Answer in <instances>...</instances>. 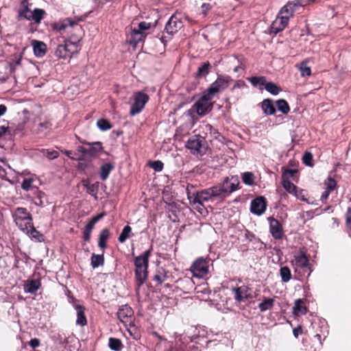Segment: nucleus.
Masks as SVG:
<instances>
[{"label": "nucleus", "instance_id": "48", "mask_svg": "<svg viewBox=\"0 0 351 351\" xmlns=\"http://www.w3.org/2000/svg\"><path fill=\"white\" fill-rule=\"evenodd\" d=\"M40 152L43 155L47 157L49 160H53L59 157V153L56 150L43 149Z\"/></svg>", "mask_w": 351, "mask_h": 351}, {"label": "nucleus", "instance_id": "49", "mask_svg": "<svg viewBox=\"0 0 351 351\" xmlns=\"http://www.w3.org/2000/svg\"><path fill=\"white\" fill-rule=\"evenodd\" d=\"M324 185L326 186V190L330 191V193L334 191L335 189H337V182L334 178L332 177H328L325 181H324Z\"/></svg>", "mask_w": 351, "mask_h": 351}, {"label": "nucleus", "instance_id": "12", "mask_svg": "<svg viewBox=\"0 0 351 351\" xmlns=\"http://www.w3.org/2000/svg\"><path fill=\"white\" fill-rule=\"evenodd\" d=\"M231 291L237 302L241 303L252 300L254 298L252 289L247 285H242L239 287H232Z\"/></svg>", "mask_w": 351, "mask_h": 351}, {"label": "nucleus", "instance_id": "18", "mask_svg": "<svg viewBox=\"0 0 351 351\" xmlns=\"http://www.w3.org/2000/svg\"><path fill=\"white\" fill-rule=\"evenodd\" d=\"M269 232L271 236L277 240L282 239L284 236L283 228L281 223L273 217H269Z\"/></svg>", "mask_w": 351, "mask_h": 351}, {"label": "nucleus", "instance_id": "34", "mask_svg": "<svg viewBox=\"0 0 351 351\" xmlns=\"http://www.w3.org/2000/svg\"><path fill=\"white\" fill-rule=\"evenodd\" d=\"M104 253L102 254H92L90 257V265L93 269L103 266L104 265Z\"/></svg>", "mask_w": 351, "mask_h": 351}, {"label": "nucleus", "instance_id": "7", "mask_svg": "<svg viewBox=\"0 0 351 351\" xmlns=\"http://www.w3.org/2000/svg\"><path fill=\"white\" fill-rule=\"evenodd\" d=\"M186 147L190 150L193 155L199 157L206 153L208 145L206 139L203 136L194 135L186 141Z\"/></svg>", "mask_w": 351, "mask_h": 351}, {"label": "nucleus", "instance_id": "47", "mask_svg": "<svg viewBox=\"0 0 351 351\" xmlns=\"http://www.w3.org/2000/svg\"><path fill=\"white\" fill-rule=\"evenodd\" d=\"M265 88L274 95H276L280 91V88L278 87L276 84L273 82H266L265 85Z\"/></svg>", "mask_w": 351, "mask_h": 351}, {"label": "nucleus", "instance_id": "40", "mask_svg": "<svg viewBox=\"0 0 351 351\" xmlns=\"http://www.w3.org/2000/svg\"><path fill=\"white\" fill-rule=\"evenodd\" d=\"M275 300L274 298H265L258 304V308L261 312L270 310L273 308Z\"/></svg>", "mask_w": 351, "mask_h": 351}, {"label": "nucleus", "instance_id": "14", "mask_svg": "<svg viewBox=\"0 0 351 351\" xmlns=\"http://www.w3.org/2000/svg\"><path fill=\"white\" fill-rule=\"evenodd\" d=\"M117 317L125 326L134 327V311L130 306H121L117 312Z\"/></svg>", "mask_w": 351, "mask_h": 351}, {"label": "nucleus", "instance_id": "30", "mask_svg": "<svg viewBox=\"0 0 351 351\" xmlns=\"http://www.w3.org/2000/svg\"><path fill=\"white\" fill-rule=\"evenodd\" d=\"M110 237V232L108 228H104L99 233L98 239V246L104 252L107 247V241Z\"/></svg>", "mask_w": 351, "mask_h": 351}, {"label": "nucleus", "instance_id": "15", "mask_svg": "<svg viewBox=\"0 0 351 351\" xmlns=\"http://www.w3.org/2000/svg\"><path fill=\"white\" fill-rule=\"evenodd\" d=\"M304 0H295L293 1H289L284 5L280 10L278 15L282 17H287V21H289L290 18L293 17L294 13L302 6H303Z\"/></svg>", "mask_w": 351, "mask_h": 351}, {"label": "nucleus", "instance_id": "29", "mask_svg": "<svg viewBox=\"0 0 351 351\" xmlns=\"http://www.w3.org/2000/svg\"><path fill=\"white\" fill-rule=\"evenodd\" d=\"M82 185L86 189L87 193L97 199V193L99 191V182H96L94 184H90L88 180H83Z\"/></svg>", "mask_w": 351, "mask_h": 351}, {"label": "nucleus", "instance_id": "6", "mask_svg": "<svg viewBox=\"0 0 351 351\" xmlns=\"http://www.w3.org/2000/svg\"><path fill=\"white\" fill-rule=\"evenodd\" d=\"M239 184L240 182L237 176L225 178L221 184L215 186L219 198L224 199L230 194L238 189Z\"/></svg>", "mask_w": 351, "mask_h": 351}, {"label": "nucleus", "instance_id": "50", "mask_svg": "<svg viewBox=\"0 0 351 351\" xmlns=\"http://www.w3.org/2000/svg\"><path fill=\"white\" fill-rule=\"evenodd\" d=\"M149 165L156 171H161L164 167V164L160 160L150 161Z\"/></svg>", "mask_w": 351, "mask_h": 351}, {"label": "nucleus", "instance_id": "61", "mask_svg": "<svg viewBox=\"0 0 351 351\" xmlns=\"http://www.w3.org/2000/svg\"><path fill=\"white\" fill-rule=\"evenodd\" d=\"M330 194V191L325 190V191L321 195V201L323 203L326 202L327 199L328 198V196Z\"/></svg>", "mask_w": 351, "mask_h": 351}, {"label": "nucleus", "instance_id": "54", "mask_svg": "<svg viewBox=\"0 0 351 351\" xmlns=\"http://www.w3.org/2000/svg\"><path fill=\"white\" fill-rule=\"evenodd\" d=\"M293 195L295 196L297 199H299L303 202H308V199L306 197L305 191L303 189H297V191L293 193Z\"/></svg>", "mask_w": 351, "mask_h": 351}, {"label": "nucleus", "instance_id": "28", "mask_svg": "<svg viewBox=\"0 0 351 351\" xmlns=\"http://www.w3.org/2000/svg\"><path fill=\"white\" fill-rule=\"evenodd\" d=\"M41 287V282L39 279L27 280L24 284V291L26 293L35 294Z\"/></svg>", "mask_w": 351, "mask_h": 351}, {"label": "nucleus", "instance_id": "37", "mask_svg": "<svg viewBox=\"0 0 351 351\" xmlns=\"http://www.w3.org/2000/svg\"><path fill=\"white\" fill-rule=\"evenodd\" d=\"M307 312L306 307L304 305L303 300L299 299L295 300V304L293 306V313L296 315L300 314L304 315Z\"/></svg>", "mask_w": 351, "mask_h": 351}, {"label": "nucleus", "instance_id": "36", "mask_svg": "<svg viewBox=\"0 0 351 351\" xmlns=\"http://www.w3.org/2000/svg\"><path fill=\"white\" fill-rule=\"evenodd\" d=\"M95 223L90 220L85 226L83 230V239L84 241L89 242L90 241L91 233L95 228Z\"/></svg>", "mask_w": 351, "mask_h": 351}, {"label": "nucleus", "instance_id": "11", "mask_svg": "<svg viewBox=\"0 0 351 351\" xmlns=\"http://www.w3.org/2000/svg\"><path fill=\"white\" fill-rule=\"evenodd\" d=\"M149 95L142 91L134 93V103L131 105L130 114L134 116L140 113L145 108V104L149 101Z\"/></svg>", "mask_w": 351, "mask_h": 351}, {"label": "nucleus", "instance_id": "46", "mask_svg": "<svg viewBox=\"0 0 351 351\" xmlns=\"http://www.w3.org/2000/svg\"><path fill=\"white\" fill-rule=\"evenodd\" d=\"M97 125L102 131H106L112 128L111 123L106 119H99L97 122Z\"/></svg>", "mask_w": 351, "mask_h": 351}, {"label": "nucleus", "instance_id": "41", "mask_svg": "<svg viewBox=\"0 0 351 351\" xmlns=\"http://www.w3.org/2000/svg\"><path fill=\"white\" fill-rule=\"evenodd\" d=\"M281 184L283 188L289 193L293 194L297 191L298 189L297 186H295L293 183H292L290 180L285 179H282Z\"/></svg>", "mask_w": 351, "mask_h": 351}, {"label": "nucleus", "instance_id": "19", "mask_svg": "<svg viewBox=\"0 0 351 351\" xmlns=\"http://www.w3.org/2000/svg\"><path fill=\"white\" fill-rule=\"evenodd\" d=\"M173 276L169 271L162 267H158L153 277V281L156 282V286L161 285L163 282L169 280L173 282Z\"/></svg>", "mask_w": 351, "mask_h": 351}, {"label": "nucleus", "instance_id": "44", "mask_svg": "<svg viewBox=\"0 0 351 351\" xmlns=\"http://www.w3.org/2000/svg\"><path fill=\"white\" fill-rule=\"evenodd\" d=\"M242 181L244 184L252 186L254 184V175L253 173L247 171L242 174Z\"/></svg>", "mask_w": 351, "mask_h": 351}, {"label": "nucleus", "instance_id": "25", "mask_svg": "<svg viewBox=\"0 0 351 351\" xmlns=\"http://www.w3.org/2000/svg\"><path fill=\"white\" fill-rule=\"evenodd\" d=\"M34 53L36 57L41 58L45 56L47 53V45L43 42L36 40H32V43Z\"/></svg>", "mask_w": 351, "mask_h": 351}, {"label": "nucleus", "instance_id": "52", "mask_svg": "<svg viewBox=\"0 0 351 351\" xmlns=\"http://www.w3.org/2000/svg\"><path fill=\"white\" fill-rule=\"evenodd\" d=\"M296 173L297 170L295 169H285L282 171V179L287 178V180H289V179L292 178Z\"/></svg>", "mask_w": 351, "mask_h": 351}, {"label": "nucleus", "instance_id": "22", "mask_svg": "<svg viewBox=\"0 0 351 351\" xmlns=\"http://www.w3.org/2000/svg\"><path fill=\"white\" fill-rule=\"evenodd\" d=\"M176 289L180 290L184 293H190L195 289V282L192 278L184 276L176 281Z\"/></svg>", "mask_w": 351, "mask_h": 351}, {"label": "nucleus", "instance_id": "8", "mask_svg": "<svg viewBox=\"0 0 351 351\" xmlns=\"http://www.w3.org/2000/svg\"><path fill=\"white\" fill-rule=\"evenodd\" d=\"M233 81L229 75H219L217 79L204 91L213 98L225 90Z\"/></svg>", "mask_w": 351, "mask_h": 351}, {"label": "nucleus", "instance_id": "31", "mask_svg": "<svg viewBox=\"0 0 351 351\" xmlns=\"http://www.w3.org/2000/svg\"><path fill=\"white\" fill-rule=\"evenodd\" d=\"M83 144L89 145L88 155L91 156H97L103 150L102 143L101 142L88 143L82 142Z\"/></svg>", "mask_w": 351, "mask_h": 351}, {"label": "nucleus", "instance_id": "20", "mask_svg": "<svg viewBox=\"0 0 351 351\" xmlns=\"http://www.w3.org/2000/svg\"><path fill=\"white\" fill-rule=\"evenodd\" d=\"M51 26L53 30L62 33L69 28L78 27V24L77 21L71 18H66L53 23Z\"/></svg>", "mask_w": 351, "mask_h": 351}, {"label": "nucleus", "instance_id": "45", "mask_svg": "<svg viewBox=\"0 0 351 351\" xmlns=\"http://www.w3.org/2000/svg\"><path fill=\"white\" fill-rule=\"evenodd\" d=\"M247 80L254 86L265 85L266 84V77L264 76H254L249 77Z\"/></svg>", "mask_w": 351, "mask_h": 351}, {"label": "nucleus", "instance_id": "42", "mask_svg": "<svg viewBox=\"0 0 351 351\" xmlns=\"http://www.w3.org/2000/svg\"><path fill=\"white\" fill-rule=\"evenodd\" d=\"M276 106L278 110L282 112L284 114H287L290 111V107L287 101L283 99L276 101Z\"/></svg>", "mask_w": 351, "mask_h": 351}, {"label": "nucleus", "instance_id": "35", "mask_svg": "<svg viewBox=\"0 0 351 351\" xmlns=\"http://www.w3.org/2000/svg\"><path fill=\"white\" fill-rule=\"evenodd\" d=\"M308 60L307 59L303 60L300 64L295 66L300 70L302 77H307L311 75V69L307 66Z\"/></svg>", "mask_w": 351, "mask_h": 351}, {"label": "nucleus", "instance_id": "24", "mask_svg": "<svg viewBox=\"0 0 351 351\" xmlns=\"http://www.w3.org/2000/svg\"><path fill=\"white\" fill-rule=\"evenodd\" d=\"M287 17H282L278 14L277 18L272 22L270 28V34L276 35L278 33L282 32L288 25Z\"/></svg>", "mask_w": 351, "mask_h": 351}, {"label": "nucleus", "instance_id": "23", "mask_svg": "<svg viewBox=\"0 0 351 351\" xmlns=\"http://www.w3.org/2000/svg\"><path fill=\"white\" fill-rule=\"evenodd\" d=\"M267 202L264 197L260 196L254 199L251 202L250 211L256 215H261L265 211Z\"/></svg>", "mask_w": 351, "mask_h": 351}, {"label": "nucleus", "instance_id": "3", "mask_svg": "<svg viewBox=\"0 0 351 351\" xmlns=\"http://www.w3.org/2000/svg\"><path fill=\"white\" fill-rule=\"evenodd\" d=\"M32 5L27 0L22 1L18 10L19 17L28 21H33L35 23L39 24L44 19L46 12L45 10L40 8H35L34 10H32L30 8Z\"/></svg>", "mask_w": 351, "mask_h": 351}, {"label": "nucleus", "instance_id": "64", "mask_svg": "<svg viewBox=\"0 0 351 351\" xmlns=\"http://www.w3.org/2000/svg\"><path fill=\"white\" fill-rule=\"evenodd\" d=\"M7 111V107L3 104H0V117L3 115Z\"/></svg>", "mask_w": 351, "mask_h": 351}, {"label": "nucleus", "instance_id": "1", "mask_svg": "<svg viewBox=\"0 0 351 351\" xmlns=\"http://www.w3.org/2000/svg\"><path fill=\"white\" fill-rule=\"evenodd\" d=\"M153 246L145 251L142 254L136 256L134 259L135 266V283L138 289L145 283L148 276L149 258L152 255Z\"/></svg>", "mask_w": 351, "mask_h": 351}, {"label": "nucleus", "instance_id": "27", "mask_svg": "<svg viewBox=\"0 0 351 351\" xmlns=\"http://www.w3.org/2000/svg\"><path fill=\"white\" fill-rule=\"evenodd\" d=\"M75 308L77 311L76 324L84 326L87 324V319L85 315V307L80 304L75 305Z\"/></svg>", "mask_w": 351, "mask_h": 351}, {"label": "nucleus", "instance_id": "39", "mask_svg": "<svg viewBox=\"0 0 351 351\" xmlns=\"http://www.w3.org/2000/svg\"><path fill=\"white\" fill-rule=\"evenodd\" d=\"M132 236V228L130 226H125L123 229L122 230L121 233L118 237V241L123 243H124L128 239L131 237Z\"/></svg>", "mask_w": 351, "mask_h": 351}, {"label": "nucleus", "instance_id": "5", "mask_svg": "<svg viewBox=\"0 0 351 351\" xmlns=\"http://www.w3.org/2000/svg\"><path fill=\"white\" fill-rule=\"evenodd\" d=\"M81 50V46L78 41H71L66 40L63 44L58 45L55 51L54 55L58 59L66 60L71 58L74 54L78 53Z\"/></svg>", "mask_w": 351, "mask_h": 351}, {"label": "nucleus", "instance_id": "53", "mask_svg": "<svg viewBox=\"0 0 351 351\" xmlns=\"http://www.w3.org/2000/svg\"><path fill=\"white\" fill-rule=\"evenodd\" d=\"M9 128V122L5 119L0 121V138L6 132Z\"/></svg>", "mask_w": 351, "mask_h": 351}, {"label": "nucleus", "instance_id": "55", "mask_svg": "<svg viewBox=\"0 0 351 351\" xmlns=\"http://www.w3.org/2000/svg\"><path fill=\"white\" fill-rule=\"evenodd\" d=\"M213 5L210 3H204L201 5L202 13L205 16L207 15L208 11L213 8Z\"/></svg>", "mask_w": 351, "mask_h": 351}, {"label": "nucleus", "instance_id": "26", "mask_svg": "<svg viewBox=\"0 0 351 351\" xmlns=\"http://www.w3.org/2000/svg\"><path fill=\"white\" fill-rule=\"evenodd\" d=\"M212 68L211 64L209 61L203 62L198 68L196 73H194V77L197 80L206 77L210 73Z\"/></svg>", "mask_w": 351, "mask_h": 351}, {"label": "nucleus", "instance_id": "63", "mask_svg": "<svg viewBox=\"0 0 351 351\" xmlns=\"http://www.w3.org/2000/svg\"><path fill=\"white\" fill-rule=\"evenodd\" d=\"M21 59L19 58L15 60H14L11 64L10 66L12 69H14L17 65L21 64Z\"/></svg>", "mask_w": 351, "mask_h": 351}, {"label": "nucleus", "instance_id": "59", "mask_svg": "<svg viewBox=\"0 0 351 351\" xmlns=\"http://www.w3.org/2000/svg\"><path fill=\"white\" fill-rule=\"evenodd\" d=\"M303 332L302 328L300 326L293 328V334L295 338H298L299 335H301Z\"/></svg>", "mask_w": 351, "mask_h": 351}, {"label": "nucleus", "instance_id": "38", "mask_svg": "<svg viewBox=\"0 0 351 351\" xmlns=\"http://www.w3.org/2000/svg\"><path fill=\"white\" fill-rule=\"evenodd\" d=\"M280 276L283 282H288L292 278L291 269L287 266L281 267L280 269Z\"/></svg>", "mask_w": 351, "mask_h": 351}, {"label": "nucleus", "instance_id": "32", "mask_svg": "<svg viewBox=\"0 0 351 351\" xmlns=\"http://www.w3.org/2000/svg\"><path fill=\"white\" fill-rule=\"evenodd\" d=\"M261 108L263 113L267 115H272L276 112V108L274 105L273 100L265 99L261 103Z\"/></svg>", "mask_w": 351, "mask_h": 351}, {"label": "nucleus", "instance_id": "2", "mask_svg": "<svg viewBox=\"0 0 351 351\" xmlns=\"http://www.w3.org/2000/svg\"><path fill=\"white\" fill-rule=\"evenodd\" d=\"M13 218L16 226L23 232L33 237H36L38 232L33 224V218L27 208L23 207L16 208L13 214Z\"/></svg>", "mask_w": 351, "mask_h": 351}, {"label": "nucleus", "instance_id": "17", "mask_svg": "<svg viewBox=\"0 0 351 351\" xmlns=\"http://www.w3.org/2000/svg\"><path fill=\"white\" fill-rule=\"evenodd\" d=\"M191 271L193 276L202 278L208 272V261L204 258H197L192 265Z\"/></svg>", "mask_w": 351, "mask_h": 351}, {"label": "nucleus", "instance_id": "58", "mask_svg": "<svg viewBox=\"0 0 351 351\" xmlns=\"http://www.w3.org/2000/svg\"><path fill=\"white\" fill-rule=\"evenodd\" d=\"M106 215L105 212H102L96 216H94L91 218V221H93L95 223H96L97 221H99L101 219H102Z\"/></svg>", "mask_w": 351, "mask_h": 351}, {"label": "nucleus", "instance_id": "10", "mask_svg": "<svg viewBox=\"0 0 351 351\" xmlns=\"http://www.w3.org/2000/svg\"><path fill=\"white\" fill-rule=\"evenodd\" d=\"M151 27V23L142 21L138 24V28L131 27V38L130 40V44H134L136 45L139 42L143 41L147 35L146 31L149 30Z\"/></svg>", "mask_w": 351, "mask_h": 351}, {"label": "nucleus", "instance_id": "56", "mask_svg": "<svg viewBox=\"0 0 351 351\" xmlns=\"http://www.w3.org/2000/svg\"><path fill=\"white\" fill-rule=\"evenodd\" d=\"M32 179H25L21 183V187L23 190L28 191L30 190L32 186Z\"/></svg>", "mask_w": 351, "mask_h": 351}, {"label": "nucleus", "instance_id": "4", "mask_svg": "<svg viewBox=\"0 0 351 351\" xmlns=\"http://www.w3.org/2000/svg\"><path fill=\"white\" fill-rule=\"evenodd\" d=\"M291 263L295 273L299 275V280L304 277L306 274H307V277L311 275L312 269L309 263L308 257L304 252L300 250L298 254L294 255L293 259L291 261Z\"/></svg>", "mask_w": 351, "mask_h": 351}, {"label": "nucleus", "instance_id": "16", "mask_svg": "<svg viewBox=\"0 0 351 351\" xmlns=\"http://www.w3.org/2000/svg\"><path fill=\"white\" fill-rule=\"evenodd\" d=\"M245 88H247V85L244 80H236L234 85L230 88L231 95L227 97L226 101L232 100L234 103L237 102L243 96L242 89Z\"/></svg>", "mask_w": 351, "mask_h": 351}, {"label": "nucleus", "instance_id": "13", "mask_svg": "<svg viewBox=\"0 0 351 351\" xmlns=\"http://www.w3.org/2000/svg\"><path fill=\"white\" fill-rule=\"evenodd\" d=\"M216 191L215 186H214L193 193V203L202 205L204 202H208L215 198H219L218 193Z\"/></svg>", "mask_w": 351, "mask_h": 351}, {"label": "nucleus", "instance_id": "9", "mask_svg": "<svg viewBox=\"0 0 351 351\" xmlns=\"http://www.w3.org/2000/svg\"><path fill=\"white\" fill-rule=\"evenodd\" d=\"M213 98L204 91L202 97L193 105L197 113L199 116H204L213 110V104L211 101Z\"/></svg>", "mask_w": 351, "mask_h": 351}, {"label": "nucleus", "instance_id": "62", "mask_svg": "<svg viewBox=\"0 0 351 351\" xmlns=\"http://www.w3.org/2000/svg\"><path fill=\"white\" fill-rule=\"evenodd\" d=\"M43 196H45L44 193L39 191H37V197L39 199V202H37L36 203L37 204L43 205V203L41 199Z\"/></svg>", "mask_w": 351, "mask_h": 351}, {"label": "nucleus", "instance_id": "57", "mask_svg": "<svg viewBox=\"0 0 351 351\" xmlns=\"http://www.w3.org/2000/svg\"><path fill=\"white\" fill-rule=\"evenodd\" d=\"M29 345L31 348H32L33 349H35L36 348L40 346V341L39 339H37V338H34V339H32L29 341Z\"/></svg>", "mask_w": 351, "mask_h": 351}, {"label": "nucleus", "instance_id": "60", "mask_svg": "<svg viewBox=\"0 0 351 351\" xmlns=\"http://www.w3.org/2000/svg\"><path fill=\"white\" fill-rule=\"evenodd\" d=\"M346 232L351 237V220L350 219H346Z\"/></svg>", "mask_w": 351, "mask_h": 351}, {"label": "nucleus", "instance_id": "51", "mask_svg": "<svg viewBox=\"0 0 351 351\" xmlns=\"http://www.w3.org/2000/svg\"><path fill=\"white\" fill-rule=\"evenodd\" d=\"M303 163L307 166L313 167V155L311 152H306L302 157Z\"/></svg>", "mask_w": 351, "mask_h": 351}, {"label": "nucleus", "instance_id": "33", "mask_svg": "<svg viewBox=\"0 0 351 351\" xmlns=\"http://www.w3.org/2000/svg\"><path fill=\"white\" fill-rule=\"evenodd\" d=\"M114 168V166L111 162L104 164L100 167L99 176L101 180L104 181L108 179L111 171Z\"/></svg>", "mask_w": 351, "mask_h": 351}, {"label": "nucleus", "instance_id": "43", "mask_svg": "<svg viewBox=\"0 0 351 351\" xmlns=\"http://www.w3.org/2000/svg\"><path fill=\"white\" fill-rule=\"evenodd\" d=\"M109 347L114 351H120L123 348V343L119 339L110 337L109 339Z\"/></svg>", "mask_w": 351, "mask_h": 351}, {"label": "nucleus", "instance_id": "21", "mask_svg": "<svg viewBox=\"0 0 351 351\" xmlns=\"http://www.w3.org/2000/svg\"><path fill=\"white\" fill-rule=\"evenodd\" d=\"M182 27L183 23L181 19L176 14H173L166 24L165 29L168 34L173 36Z\"/></svg>", "mask_w": 351, "mask_h": 351}]
</instances>
